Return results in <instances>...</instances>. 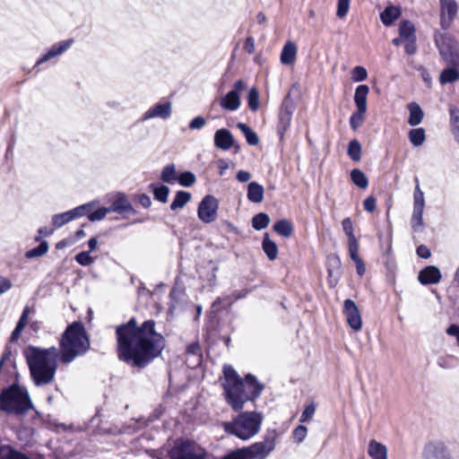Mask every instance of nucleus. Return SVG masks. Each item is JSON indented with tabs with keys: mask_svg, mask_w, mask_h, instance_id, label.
Here are the masks:
<instances>
[{
	"mask_svg": "<svg viewBox=\"0 0 459 459\" xmlns=\"http://www.w3.org/2000/svg\"><path fill=\"white\" fill-rule=\"evenodd\" d=\"M247 104L252 111L259 108V92L255 88H252L247 95Z\"/></svg>",
	"mask_w": 459,
	"mask_h": 459,
	"instance_id": "nucleus-46",
	"label": "nucleus"
},
{
	"mask_svg": "<svg viewBox=\"0 0 459 459\" xmlns=\"http://www.w3.org/2000/svg\"><path fill=\"white\" fill-rule=\"evenodd\" d=\"M0 459H30L28 455L17 450L11 445L0 446Z\"/></svg>",
	"mask_w": 459,
	"mask_h": 459,
	"instance_id": "nucleus-27",
	"label": "nucleus"
},
{
	"mask_svg": "<svg viewBox=\"0 0 459 459\" xmlns=\"http://www.w3.org/2000/svg\"><path fill=\"white\" fill-rule=\"evenodd\" d=\"M408 137L414 147L421 146L426 140L425 130L422 127L411 129Z\"/></svg>",
	"mask_w": 459,
	"mask_h": 459,
	"instance_id": "nucleus-33",
	"label": "nucleus"
},
{
	"mask_svg": "<svg viewBox=\"0 0 459 459\" xmlns=\"http://www.w3.org/2000/svg\"><path fill=\"white\" fill-rule=\"evenodd\" d=\"M446 333L450 336L455 337L457 341V344L459 345V325H451L446 329Z\"/></svg>",
	"mask_w": 459,
	"mask_h": 459,
	"instance_id": "nucleus-64",
	"label": "nucleus"
},
{
	"mask_svg": "<svg viewBox=\"0 0 459 459\" xmlns=\"http://www.w3.org/2000/svg\"><path fill=\"white\" fill-rule=\"evenodd\" d=\"M177 180L181 186L188 187L195 183L196 178L194 173L186 171L181 173Z\"/></svg>",
	"mask_w": 459,
	"mask_h": 459,
	"instance_id": "nucleus-47",
	"label": "nucleus"
},
{
	"mask_svg": "<svg viewBox=\"0 0 459 459\" xmlns=\"http://www.w3.org/2000/svg\"><path fill=\"white\" fill-rule=\"evenodd\" d=\"M459 79V72L455 67L444 69L440 74L439 81L441 84L451 83Z\"/></svg>",
	"mask_w": 459,
	"mask_h": 459,
	"instance_id": "nucleus-37",
	"label": "nucleus"
},
{
	"mask_svg": "<svg viewBox=\"0 0 459 459\" xmlns=\"http://www.w3.org/2000/svg\"><path fill=\"white\" fill-rule=\"evenodd\" d=\"M150 187L152 189L154 198L161 203L168 202V196L169 194V188L167 186H156L151 184Z\"/></svg>",
	"mask_w": 459,
	"mask_h": 459,
	"instance_id": "nucleus-38",
	"label": "nucleus"
},
{
	"mask_svg": "<svg viewBox=\"0 0 459 459\" xmlns=\"http://www.w3.org/2000/svg\"><path fill=\"white\" fill-rule=\"evenodd\" d=\"M109 210L111 212H114L117 213H123L126 212L135 213V210L124 194H119L117 196V198L109 206Z\"/></svg>",
	"mask_w": 459,
	"mask_h": 459,
	"instance_id": "nucleus-21",
	"label": "nucleus"
},
{
	"mask_svg": "<svg viewBox=\"0 0 459 459\" xmlns=\"http://www.w3.org/2000/svg\"><path fill=\"white\" fill-rule=\"evenodd\" d=\"M315 412H316V404L315 403H312L307 405L300 416L299 421L307 422V421L310 420L312 419V417L314 416Z\"/></svg>",
	"mask_w": 459,
	"mask_h": 459,
	"instance_id": "nucleus-52",
	"label": "nucleus"
},
{
	"mask_svg": "<svg viewBox=\"0 0 459 459\" xmlns=\"http://www.w3.org/2000/svg\"><path fill=\"white\" fill-rule=\"evenodd\" d=\"M459 359L453 355H446L438 358L437 364L439 367L444 368H452L458 365Z\"/></svg>",
	"mask_w": 459,
	"mask_h": 459,
	"instance_id": "nucleus-45",
	"label": "nucleus"
},
{
	"mask_svg": "<svg viewBox=\"0 0 459 459\" xmlns=\"http://www.w3.org/2000/svg\"><path fill=\"white\" fill-rule=\"evenodd\" d=\"M401 10L394 5H389L380 13V19L384 25L390 26L401 16Z\"/></svg>",
	"mask_w": 459,
	"mask_h": 459,
	"instance_id": "nucleus-28",
	"label": "nucleus"
},
{
	"mask_svg": "<svg viewBox=\"0 0 459 459\" xmlns=\"http://www.w3.org/2000/svg\"><path fill=\"white\" fill-rule=\"evenodd\" d=\"M415 31V26L411 22L403 20L400 22L399 36L402 37L403 41L416 39Z\"/></svg>",
	"mask_w": 459,
	"mask_h": 459,
	"instance_id": "nucleus-31",
	"label": "nucleus"
},
{
	"mask_svg": "<svg viewBox=\"0 0 459 459\" xmlns=\"http://www.w3.org/2000/svg\"><path fill=\"white\" fill-rule=\"evenodd\" d=\"M368 453L372 459H387L386 446L374 439L368 443Z\"/></svg>",
	"mask_w": 459,
	"mask_h": 459,
	"instance_id": "nucleus-24",
	"label": "nucleus"
},
{
	"mask_svg": "<svg viewBox=\"0 0 459 459\" xmlns=\"http://www.w3.org/2000/svg\"><path fill=\"white\" fill-rule=\"evenodd\" d=\"M307 429L303 425H299L293 430V438L297 443H301L307 437Z\"/></svg>",
	"mask_w": 459,
	"mask_h": 459,
	"instance_id": "nucleus-53",
	"label": "nucleus"
},
{
	"mask_svg": "<svg viewBox=\"0 0 459 459\" xmlns=\"http://www.w3.org/2000/svg\"><path fill=\"white\" fill-rule=\"evenodd\" d=\"M363 206L368 212H373L377 207L376 198L372 195L367 197L363 202Z\"/></svg>",
	"mask_w": 459,
	"mask_h": 459,
	"instance_id": "nucleus-59",
	"label": "nucleus"
},
{
	"mask_svg": "<svg viewBox=\"0 0 459 459\" xmlns=\"http://www.w3.org/2000/svg\"><path fill=\"white\" fill-rule=\"evenodd\" d=\"M223 374L226 400L236 411H240L247 401L258 398L264 389L253 375L248 374L242 379L230 365L223 367Z\"/></svg>",
	"mask_w": 459,
	"mask_h": 459,
	"instance_id": "nucleus-2",
	"label": "nucleus"
},
{
	"mask_svg": "<svg viewBox=\"0 0 459 459\" xmlns=\"http://www.w3.org/2000/svg\"><path fill=\"white\" fill-rule=\"evenodd\" d=\"M12 281L5 277L0 276V295L12 288Z\"/></svg>",
	"mask_w": 459,
	"mask_h": 459,
	"instance_id": "nucleus-62",
	"label": "nucleus"
},
{
	"mask_svg": "<svg viewBox=\"0 0 459 459\" xmlns=\"http://www.w3.org/2000/svg\"><path fill=\"white\" fill-rule=\"evenodd\" d=\"M403 42L405 43L404 48L406 54L413 55L417 50L416 39L404 40Z\"/></svg>",
	"mask_w": 459,
	"mask_h": 459,
	"instance_id": "nucleus-61",
	"label": "nucleus"
},
{
	"mask_svg": "<svg viewBox=\"0 0 459 459\" xmlns=\"http://www.w3.org/2000/svg\"><path fill=\"white\" fill-rule=\"evenodd\" d=\"M94 206L95 203L90 202L65 212L55 214L52 216L51 223L55 229H59L75 219L85 216V214L93 210Z\"/></svg>",
	"mask_w": 459,
	"mask_h": 459,
	"instance_id": "nucleus-9",
	"label": "nucleus"
},
{
	"mask_svg": "<svg viewBox=\"0 0 459 459\" xmlns=\"http://www.w3.org/2000/svg\"><path fill=\"white\" fill-rule=\"evenodd\" d=\"M262 248H263L264 252L265 253L267 258L270 261H273L277 258V255H278L277 244L269 238V236L267 233L264 234V239L262 242Z\"/></svg>",
	"mask_w": 459,
	"mask_h": 459,
	"instance_id": "nucleus-30",
	"label": "nucleus"
},
{
	"mask_svg": "<svg viewBox=\"0 0 459 459\" xmlns=\"http://www.w3.org/2000/svg\"><path fill=\"white\" fill-rule=\"evenodd\" d=\"M423 210L424 209L413 208L411 223L415 231L420 230L423 226Z\"/></svg>",
	"mask_w": 459,
	"mask_h": 459,
	"instance_id": "nucleus-44",
	"label": "nucleus"
},
{
	"mask_svg": "<svg viewBox=\"0 0 459 459\" xmlns=\"http://www.w3.org/2000/svg\"><path fill=\"white\" fill-rule=\"evenodd\" d=\"M424 459H452L443 443H429L424 449Z\"/></svg>",
	"mask_w": 459,
	"mask_h": 459,
	"instance_id": "nucleus-15",
	"label": "nucleus"
},
{
	"mask_svg": "<svg viewBox=\"0 0 459 459\" xmlns=\"http://www.w3.org/2000/svg\"><path fill=\"white\" fill-rule=\"evenodd\" d=\"M264 186L257 182H250L247 186V199L251 203L259 204L264 200Z\"/></svg>",
	"mask_w": 459,
	"mask_h": 459,
	"instance_id": "nucleus-25",
	"label": "nucleus"
},
{
	"mask_svg": "<svg viewBox=\"0 0 459 459\" xmlns=\"http://www.w3.org/2000/svg\"><path fill=\"white\" fill-rule=\"evenodd\" d=\"M111 212L109 210V207H101L96 210L95 212H92V210L87 213L89 220L91 221H101L106 217L108 213Z\"/></svg>",
	"mask_w": 459,
	"mask_h": 459,
	"instance_id": "nucleus-49",
	"label": "nucleus"
},
{
	"mask_svg": "<svg viewBox=\"0 0 459 459\" xmlns=\"http://www.w3.org/2000/svg\"><path fill=\"white\" fill-rule=\"evenodd\" d=\"M294 110V102L290 98V94H288L284 98L278 114L277 133L281 138L283 137V135L285 134V133L287 132L290 126L292 114Z\"/></svg>",
	"mask_w": 459,
	"mask_h": 459,
	"instance_id": "nucleus-10",
	"label": "nucleus"
},
{
	"mask_svg": "<svg viewBox=\"0 0 459 459\" xmlns=\"http://www.w3.org/2000/svg\"><path fill=\"white\" fill-rule=\"evenodd\" d=\"M24 356L36 385H45L53 381L57 361L60 360L59 350L56 347L44 349L30 345L25 349Z\"/></svg>",
	"mask_w": 459,
	"mask_h": 459,
	"instance_id": "nucleus-3",
	"label": "nucleus"
},
{
	"mask_svg": "<svg viewBox=\"0 0 459 459\" xmlns=\"http://www.w3.org/2000/svg\"><path fill=\"white\" fill-rule=\"evenodd\" d=\"M367 70L362 66H356L352 70V79L355 82H362L367 79Z\"/></svg>",
	"mask_w": 459,
	"mask_h": 459,
	"instance_id": "nucleus-55",
	"label": "nucleus"
},
{
	"mask_svg": "<svg viewBox=\"0 0 459 459\" xmlns=\"http://www.w3.org/2000/svg\"><path fill=\"white\" fill-rule=\"evenodd\" d=\"M327 271L329 283L332 287H334L339 280L341 271V260L337 255H332L328 257Z\"/></svg>",
	"mask_w": 459,
	"mask_h": 459,
	"instance_id": "nucleus-20",
	"label": "nucleus"
},
{
	"mask_svg": "<svg viewBox=\"0 0 459 459\" xmlns=\"http://www.w3.org/2000/svg\"><path fill=\"white\" fill-rule=\"evenodd\" d=\"M48 242L46 240H42L38 247L28 250L25 256L30 259L42 256L48 251Z\"/></svg>",
	"mask_w": 459,
	"mask_h": 459,
	"instance_id": "nucleus-43",
	"label": "nucleus"
},
{
	"mask_svg": "<svg viewBox=\"0 0 459 459\" xmlns=\"http://www.w3.org/2000/svg\"><path fill=\"white\" fill-rule=\"evenodd\" d=\"M263 417L256 411L240 413L232 421L224 424L227 433L236 436L242 440H247L256 435L262 424Z\"/></svg>",
	"mask_w": 459,
	"mask_h": 459,
	"instance_id": "nucleus-6",
	"label": "nucleus"
},
{
	"mask_svg": "<svg viewBox=\"0 0 459 459\" xmlns=\"http://www.w3.org/2000/svg\"><path fill=\"white\" fill-rule=\"evenodd\" d=\"M441 273L436 266L429 265L419 273L418 280L423 285L437 284L440 281Z\"/></svg>",
	"mask_w": 459,
	"mask_h": 459,
	"instance_id": "nucleus-18",
	"label": "nucleus"
},
{
	"mask_svg": "<svg viewBox=\"0 0 459 459\" xmlns=\"http://www.w3.org/2000/svg\"><path fill=\"white\" fill-rule=\"evenodd\" d=\"M240 98L235 91H229L220 101L221 107L229 111H235L240 106Z\"/></svg>",
	"mask_w": 459,
	"mask_h": 459,
	"instance_id": "nucleus-23",
	"label": "nucleus"
},
{
	"mask_svg": "<svg viewBox=\"0 0 459 459\" xmlns=\"http://www.w3.org/2000/svg\"><path fill=\"white\" fill-rule=\"evenodd\" d=\"M191 199V194L186 191H178L175 198L170 204V209L176 211L183 208Z\"/></svg>",
	"mask_w": 459,
	"mask_h": 459,
	"instance_id": "nucleus-34",
	"label": "nucleus"
},
{
	"mask_svg": "<svg viewBox=\"0 0 459 459\" xmlns=\"http://www.w3.org/2000/svg\"><path fill=\"white\" fill-rule=\"evenodd\" d=\"M450 130L455 140L459 143V110L450 109Z\"/></svg>",
	"mask_w": 459,
	"mask_h": 459,
	"instance_id": "nucleus-39",
	"label": "nucleus"
},
{
	"mask_svg": "<svg viewBox=\"0 0 459 459\" xmlns=\"http://www.w3.org/2000/svg\"><path fill=\"white\" fill-rule=\"evenodd\" d=\"M156 323L150 319L140 326L132 317L116 328L117 355L120 360L133 368H144L160 357L166 346L163 335L155 330Z\"/></svg>",
	"mask_w": 459,
	"mask_h": 459,
	"instance_id": "nucleus-1",
	"label": "nucleus"
},
{
	"mask_svg": "<svg viewBox=\"0 0 459 459\" xmlns=\"http://www.w3.org/2000/svg\"><path fill=\"white\" fill-rule=\"evenodd\" d=\"M270 222L268 214L264 212H259L252 218V226L256 230L265 229Z\"/></svg>",
	"mask_w": 459,
	"mask_h": 459,
	"instance_id": "nucleus-41",
	"label": "nucleus"
},
{
	"mask_svg": "<svg viewBox=\"0 0 459 459\" xmlns=\"http://www.w3.org/2000/svg\"><path fill=\"white\" fill-rule=\"evenodd\" d=\"M205 124L206 120L203 117L198 116L191 120V122L189 123V128L191 130H198L203 128L205 126Z\"/></svg>",
	"mask_w": 459,
	"mask_h": 459,
	"instance_id": "nucleus-58",
	"label": "nucleus"
},
{
	"mask_svg": "<svg viewBox=\"0 0 459 459\" xmlns=\"http://www.w3.org/2000/svg\"><path fill=\"white\" fill-rule=\"evenodd\" d=\"M297 46L292 41H288L281 53V62L284 65H290L296 59Z\"/></svg>",
	"mask_w": 459,
	"mask_h": 459,
	"instance_id": "nucleus-29",
	"label": "nucleus"
},
{
	"mask_svg": "<svg viewBox=\"0 0 459 459\" xmlns=\"http://www.w3.org/2000/svg\"><path fill=\"white\" fill-rule=\"evenodd\" d=\"M350 9V0H338L336 15L340 19H343Z\"/></svg>",
	"mask_w": 459,
	"mask_h": 459,
	"instance_id": "nucleus-51",
	"label": "nucleus"
},
{
	"mask_svg": "<svg viewBox=\"0 0 459 459\" xmlns=\"http://www.w3.org/2000/svg\"><path fill=\"white\" fill-rule=\"evenodd\" d=\"M434 39L441 57L447 64L455 63L459 56L457 40L452 35L441 32H436Z\"/></svg>",
	"mask_w": 459,
	"mask_h": 459,
	"instance_id": "nucleus-8",
	"label": "nucleus"
},
{
	"mask_svg": "<svg viewBox=\"0 0 459 459\" xmlns=\"http://www.w3.org/2000/svg\"><path fill=\"white\" fill-rule=\"evenodd\" d=\"M417 185L414 191V203H413V208L418 209H424L425 201H424V194L420 190L418 178H415Z\"/></svg>",
	"mask_w": 459,
	"mask_h": 459,
	"instance_id": "nucleus-48",
	"label": "nucleus"
},
{
	"mask_svg": "<svg viewBox=\"0 0 459 459\" xmlns=\"http://www.w3.org/2000/svg\"><path fill=\"white\" fill-rule=\"evenodd\" d=\"M169 459H204L205 451L195 442L178 439L169 452Z\"/></svg>",
	"mask_w": 459,
	"mask_h": 459,
	"instance_id": "nucleus-7",
	"label": "nucleus"
},
{
	"mask_svg": "<svg viewBox=\"0 0 459 459\" xmlns=\"http://www.w3.org/2000/svg\"><path fill=\"white\" fill-rule=\"evenodd\" d=\"M409 118L408 124L411 126H416L422 122L424 117V112L420 106L416 102H411L408 104Z\"/></svg>",
	"mask_w": 459,
	"mask_h": 459,
	"instance_id": "nucleus-26",
	"label": "nucleus"
},
{
	"mask_svg": "<svg viewBox=\"0 0 459 459\" xmlns=\"http://www.w3.org/2000/svg\"><path fill=\"white\" fill-rule=\"evenodd\" d=\"M369 92V88L366 84L359 85L355 90L354 102L357 107V111L359 113H366L367 111V98Z\"/></svg>",
	"mask_w": 459,
	"mask_h": 459,
	"instance_id": "nucleus-22",
	"label": "nucleus"
},
{
	"mask_svg": "<svg viewBox=\"0 0 459 459\" xmlns=\"http://www.w3.org/2000/svg\"><path fill=\"white\" fill-rule=\"evenodd\" d=\"M160 178L163 182L174 183L178 179L175 165L169 164L165 166L161 171Z\"/></svg>",
	"mask_w": 459,
	"mask_h": 459,
	"instance_id": "nucleus-42",
	"label": "nucleus"
},
{
	"mask_svg": "<svg viewBox=\"0 0 459 459\" xmlns=\"http://www.w3.org/2000/svg\"><path fill=\"white\" fill-rule=\"evenodd\" d=\"M275 448V440L273 437H267L263 441L243 447L245 455L248 459H265Z\"/></svg>",
	"mask_w": 459,
	"mask_h": 459,
	"instance_id": "nucleus-11",
	"label": "nucleus"
},
{
	"mask_svg": "<svg viewBox=\"0 0 459 459\" xmlns=\"http://www.w3.org/2000/svg\"><path fill=\"white\" fill-rule=\"evenodd\" d=\"M171 115V103H158L153 108L148 109L143 116L142 120L145 121L154 117L167 119Z\"/></svg>",
	"mask_w": 459,
	"mask_h": 459,
	"instance_id": "nucleus-17",
	"label": "nucleus"
},
{
	"mask_svg": "<svg viewBox=\"0 0 459 459\" xmlns=\"http://www.w3.org/2000/svg\"><path fill=\"white\" fill-rule=\"evenodd\" d=\"M73 44V39H67L54 44L48 51L44 54L37 62L36 66L63 54Z\"/></svg>",
	"mask_w": 459,
	"mask_h": 459,
	"instance_id": "nucleus-16",
	"label": "nucleus"
},
{
	"mask_svg": "<svg viewBox=\"0 0 459 459\" xmlns=\"http://www.w3.org/2000/svg\"><path fill=\"white\" fill-rule=\"evenodd\" d=\"M351 179L354 185L361 189H365L368 186V180L365 173L359 169H354L351 172Z\"/></svg>",
	"mask_w": 459,
	"mask_h": 459,
	"instance_id": "nucleus-36",
	"label": "nucleus"
},
{
	"mask_svg": "<svg viewBox=\"0 0 459 459\" xmlns=\"http://www.w3.org/2000/svg\"><path fill=\"white\" fill-rule=\"evenodd\" d=\"M137 201L143 208H149L152 204V200L146 194L139 195L137 196Z\"/></svg>",
	"mask_w": 459,
	"mask_h": 459,
	"instance_id": "nucleus-63",
	"label": "nucleus"
},
{
	"mask_svg": "<svg viewBox=\"0 0 459 459\" xmlns=\"http://www.w3.org/2000/svg\"><path fill=\"white\" fill-rule=\"evenodd\" d=\"M347 153L353 161H359L361 160V144L356 139L349 143Z\"/></svg>",
	"mask_w": 459,
	"mask_h": 459,
	"instance_id": "nucleus-40",
	"label": "nucleus"
},
{
	"mask_svg": "<svg viewBox=\"0 0 459 459\" xmlns=\"http://www.w3.org/2000/svg\"><path fill=\"white\" fill-rule=\"evenodd\" d=\"M90 340L82 322H74L63 333L60 340V362L70 364L90 349Z\"/></svg>",
	"mask_w": 459,
	"mask_h": 459,
	"instance_id": "nucleus-4",
	"label": "nucleus"
},
{
	"mask_svg": "<svg viewBox=\"0 0 459 459\" xmlns=\"http://www.w3.org/2000/svg\"><path fill=\"white\" fill-rule=\"evenodd\" d=\"M348 240H349V254H350L351 259L352 261L359 260V258H360V257L359 255V244H358L356 238H351Z\"/></svg>",
	"mask_w": 459,
	"mask_h": 459,
	"instance_id": "nucleus-54",
	"label": "nucleus"
},
{
	"mask_svg": "<svg viewBox=\"0 0 459 459\" xmlns=\"http://www.w3.org/2000/svg\"><path fill=\"white\" fill-rule=\"evenodd\" d=\"M75 261L82 265V266H89L93 263V258L90 255V252L82 251L78 253L75 257Z\"/></svg>",
	"mask_w": 459,
	"mask_h": 459,
	"instance_id": "nucleus-50",
	"label": "nucleus"
},
{
	"mask_svg": "<svg viewBox=\"0 0 459 459\" xmlns=\"http://www.w3.org/2000/svg\"><path fill=\"white\" fill-rule=\"evenodd\" d=\"M234 144V137L230 130L221 128L214 134V145L223 151L230 150Z\"/></svg>",
	"mask_w": 459,
	"mask_h": 459,
	"instance_id": "nucleus-19",
	"label": "nucleus"
},
{
	"mask_svg": "<svg viewBox=\"0 0 459 459\" xmlns=\"http://www.w3.org/2000/svg\"><path fill=\"white\" fill-rule=\"evenodd\" d=\"M365 113H359V111H356L350 117V126L353 130H356L359 126H360L363 121V115Z\"/></svg>",
	"mask_w": 459,
	"mask_h": 459,
	"instance_id": "nucleus-57",
	"label": "nucleus"
},
{
	"mask_svg": "<svg viewBox=\"0 0 459 459\" xmlns=\"http://www.w3.org/2000/svg\"><path fill=\"white\" fill-rule=\"evenodd\" d=\"M342 230L348 237V239L354 238L353 225L351 218H345L342 221Z\"/></svg>",
	"mask_w": 459,
	"mask_h": 459,
	"instance_id": "nucleus-56",
	"label": "nucleus"
},
{
	"mask_svg": "<svg viewBox=\"0 0 459 459\" xmlns=\"http://www.w3.org/2000/svg\"><path fill=\"white\" fill-rule=\"evenodd\" d=\"M221 459H248L242 448L230 452Z\"/></svg>",
	"mask_w": 459,
	"mask_h": 459,
	"instance_id": "nucleus-60",
	"label": "nucleus"
},
{
	"mask_svg": "<svg viewBox=\"0 0 459 459\" xmlns=\"http://www.w3.org/2000/svg\"><path fill=\"white\" fill-rule=\"evenodd\" d=\"M273 230L281 237L290 238L293 234V226L288 220H280L273 225Z\"/></svg>",
	"mask_w": 459,
	"mask_h": 459,
	"instance_id": "nucleus-32",
	"label": "nucleus"
},
{
	"mask_svg": "<svg viewBox=\"0 0 459 459\" xmlns=\"http://www.w3.org/2000/svg\"><path fill=\"white\" fill-rule=\"evenodd\" d=\"M32 408V403L26 389L18 385L4 388L0 394V410L10 415H23Z\"/></svg>",
	"mask_w": 459,
	"mask_h": 459,
	"instance_id": "nucleus-5",
	"label": "nucleus"
},
{
	"mask_svg": "<svg viewBox=\"0 0 459 459\" xmlns=\"http://www.w3.org/2000/svg\"><path fill=\"white\" fill-rule=\"evenodd\" d=\"M237 127L243 133L248 144L255 146L259 143L258 135L248 126L244 123H238Z\"/></svg>",
	"mask_w": 459,
	"mask_h": 459,
	"instance_id": "nucleus-35",
	"label": "nucleus"
},
{
	"mask_svg": "<svg viewBox=\"0 0 459 459\" xmlns=\"http://www.w3.org/2000/svg\"><path fill=\"white\" fill-rule=\"evenodd\" d=\"M218 199L211 195H205L198 205V218L204 223L213 222L217 219Z\"/></svg>",
	"mask_w": 459,
	"mask_h": 459,
	"instance_id": "nucleus-12",
	"label": "nucleus"
},
{
	"mask_svg": "<svg viewBox=\"0 0 459 459\" xmlns=\"http://www.w3.org/2000/svg\"><path fill=\"white\" fill-rule=\"evenodd\" d=\"M343 313L350 327L354 331H359L362 327V319L359 307L353 300H344Z\"/></svg>",
	"mask_w": 459,
	"mask_h": 459,
	"instance_id": "nucleus-14",
	"label": "nucleus"
},
{
	"mask_svg": "<svg viewBox=\"0 0 459 459\" xmlns=\"http://www.w3.org/2000/svg\"><path fill=\"white\" fill-rule=\"evenodd\" d=\"M458 5L455 0H443L440 3V26L447 30L457 15Z\"/></svg>",
	"mask_w": 459,
	"mask_h": 459,
	"instance_id": "nucleus-13",
	"label": "nucleus"
}]
</instances>
